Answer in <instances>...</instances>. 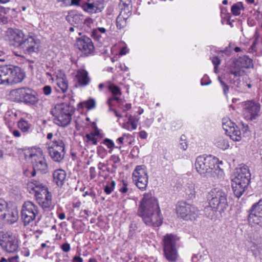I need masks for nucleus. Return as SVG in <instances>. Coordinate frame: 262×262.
<instances>
[{"instance_id":"obj_1","label":"nucleus","mask_w":262,"mask_h":262,"mask_svg":"<svg viewBox=\"0 0 262 262\" xmlns=\"http://www.w3.org/2000/svg\"><path fill=\"white\" fill-rule=\"evenodd\" d=\"M137 213L147 226L159 227L162 224V217L158 200L151 192L144 194Z\"/></svg>"},{"instance_id":"obj_2","label":"nucleus","mask_w":262,"mask_h":262,"mask_svg":"<svg viewBox=\"0 0 262 262\" xmlns=\"http://www.w3.org/2000/svg\"><path fill=\"white\" fill-rule=\"evenodd\" d=\"M220 164H222V161L219 162L217 158L212 155H202L196 158L195 166L197 172L203 177L221 178L224 175V171L220 168Z\"/></svg>"},{"instance_id":"obj_3","label":"nucleus","mask_w":262,"mask_h":262,"mask_svg":"<svg viewBox=\"0 0 262 262\" xmlns=\"http://www.w3.org/2000/svg\"><path fill=\"white\" fill-rule=\"evenodd\" d=\"M209 205L205 208V215L212 219L217 212L221 214L228 207L226 193L218 188L212 189L209 192Z\"/></svg>"},{"instance_id":"obj_4","label":"nucleus","mask_w":262,"mask_h":262,"mask_svg":"<svg viewBox=\"0 0 262 262\" xmlns=\"http://www.w3.org/2000/svg\"><path fill=\"white\" fill-rule=\"evenodd\" d=\"M26 73L18 66L12 64L0 66V84L12 85L23 81Z\"/></svg>"},{"instance_id":"obj_5","label":"nucleus","mask_w":262,"mask_h":262,"mask_svg":"<svg viewBox=\"0 0 262 262\" xmlns=\"http://www.w3.org/2000/svg\"><path fill=\"white\" fill-rule=\"evenodd\" d=\"M75 111L74 107L70 103H61L56 104L51 110V114L54 117V122L57 125L66 127L70 124Z\"/></svg>"},{"instance_id":"obj_6","label":"nucleus","mask_w":262,"mask_h":262,"mask_svg":"<svg viewBox=\"0 0 262 262\" xmlns=\"http://www.w3.org/2000/svg\"><path fill=\"white\" fill-rule=\"evenodd\" d=\"M10 95L14 101L23 102L28 105H34L39 100L37 92L27 86L12 90Z\"/></svg>"},{"instance_id":"obj_7","label":"nucleus","mask_w":262,"mask_h":262,"mask_svg":"<svg viewBox=\"0 0 262 262\" xmlns=\"http://www.w3.org/2000/svg\"><path fill=\"white\" fill-rule=\"evenodd\" d=\"M177 214L186 221H194L198 217L199 210L185 201H180L176 207Z\"/></svg>"},{"instance_id":"obj_8","label":"nucleus","mask_w":262,"mask_h":262,"mask_svg":"<svg viewBox=\"0 0 262 262\" xmlns=\"http://www.w3.org/2000/svg\"><path fill=\"white\" fill-rule=\"evenodd\" d=\"M164 255L166 259L170 262H174L177 260L178 254L176 247V240L172 234H167L163 238Z\"/></svg>"},{"instance_id":"obj_9","label":"nucleus","mask_w":262,"mask_h":262,"mask_svg":"<svg viewBox=\"0 0 262 262\" xmlns=\"http://www.w3.org/2000/svg\"><path fill=\"white\" fill-rule=\"evenodd\" d=\"M38 213L39 210L37 205L31 201L25 202L21 210V220L24 226L28 225L35 220Z\"/></svg>"},{"instance_id":"obj_10","label":"nucleus","mask_w":262,"mask_h":262,"mask_svg":"<svg viewBox=\"0 0 262 262\" xmlns=\"http://www.w3.org/2000/svg\"><path fill=\"white\" fill-rule=\"evenodd\" d=\"M133 180L137 187L141 191H144L148 184V175L145 165H137L133 172Z\"/></svg>"},{"instance_id":"obj_11","label":"nucleus","mask_w":262,"mask_h":262,"mask_svg":"<svg viewBox=\"0 0 262 262\" xmlns=\"http://www.w3.org/2000/svg\"><path fill=\"white\" fill-rule=\"evenodd\" d=\"M18 218L17 211L9 208L7 202L0 199V221L12 224L17 221Z\"/></svg>"},{"instance_id":"obj_12","label":"nucleus","mask_w":262,"mask_h":262,"mask_svg":"<svg viewBox=\"0 0 262 262\" xmlns=\"http://www.w3.org/2000/svg\"><path fill=\"white\" fill-rule=\"evenodd\" d=\"M75 46L83 56L88 57L94 54L95 47L92 39L85 35L76 39Z\"/></svg>"},{"instance_id":"obj_13","label":"nucleus","mask_w":262,"mask_h":262,"mask_svg":"<svg viewBox=\"0 0 262 262\" xmlns=\"http://www.w3.org/2000/svg\"><path fill=\"white\" fill-rule=\"evenodd\" d=\"M248 221L251 225L262 224V199L254 204L249 210Z\"/></svg>"},{"instance_id":"obj_14","label":"nucleus","mask_w":262,"mask_h":262,"mask_svg":"<svg viewBox=\"0 0 262 262\" xmlns=\"http://www.w3.org/2000/svg\"><path fill=\"white\" fill-rule=\"evenodd\" d=\"M25 35L22 31L11 28H8L5 33V40L9 42L11 46L19 48L21 45Z\"/></svg>"},{"instance_id":"obj_15","label":"nucleus","mask_w":262,"mask_h":262,"mask_svg":"<svg viewBox=\"0 0 262 262\" xmlns=\"http://www.w3.org/2000/svg\"><path fill=\"white\" fill-rule=\"evenodd\" d=\"M39 42V40L37 38L36 36L34 34H30L28 38H25L24 37L23 38V41L19 48L23 49L25 54L31 55L33 53L37 52L38 45Z\"/></svg>"},{"instance_id":"obj_16","label":"nucleus","mask_w":262,"mask_h":262,"mask_svg":"<svg viewBox=\"0 0 262 262\" xmlns=\"http://www.w3.org/2000/svg\"><path fill=\"white\" fill-rule=\"evenodd\" d=\"M260 109L259 103L254 101H247L244 104V114L248 119L252 120L258 116Z\"/></svg>"},{"instance_id":"obj_17","label":"nucleus","mask_w":262,"mask_h":262,"mask_svg":"<svg viewBox=\"0 0 262 262\" xmlns=\"http://www.w3.org/2000/svg\"><path fill=\"white\" fill-rule=\"evenodd\" d=\"M1 246L7 252L13 253L16 252L18 248V242L14 236L6 233L3 237Z\"/></svg>"},{"instance_id":"obj_18","label":"nucleus","mask_w":262,"mask_h":262,"mask_svg":"<svg viewBox=\"0 0 262 262\" xmlns=\"http://www.w3.org/2000/svg\"><path fill=\"white\" fill-rule=\"evenodd\" d=\"M106 1L107 0H86L83 6V10L90 14L101 12Z\"/></svg>"},{"instance_id":"obj_19","label":"nucleus","mask_w":262,"mask_h":262,"mask_svg":"<svg viewBox=\"0 0 262 262\" xmlns=\"http://www.w3.org/2000/svg\"><path fill=\"white\" fill-rule=\"evenodd\" d=\"M251 174L247 168H241L236 172V175L232 180V184L248 186L250 181Z\"/></svg>"},{"instance_id":"obj_20","label":"nucleus","mask_w":262,"mask_h":262,"mask_svg":"<svg viewBox=\"0 0 262 262\" xmlns=\"http://www.w3.org/2000/svg\"><path fill=\"white\" fill-rule=\"evenodd\" d=\"M30 157L34 170H37L42 173H46L48 172V164L43 157L36 154H32Z\"/></svg>"},{"instance_id":"obj_21","label":"nucleus","mask_w":262,"mask_h":262,"mask_svg":"<svg viewBox=\"0 0 262 262\" xmlns=\"http://www.w3.org/2000/svg\"><path fill=\"white\" fill-rule=\"evenodd\" d=\"M36 200L45 211H49L52 209V195L47 190L46 192L35 196Z\"/></svg>"},{"instance_id":"obj_22","label":"nucleus","mask_w":262,"mask_h":262,"mask_svg":"<svg viewBox=\"0 0 262 262\" xmlns=\"http://www.w3.org/2000/svg\"><path fill=\"white\" fill-rule=\"evenodd\" d=\"M29 187H32V190L34 191L35 196H36V195L41 194V193L43 192H46L48 190V187L44 184L43 180L42 179H31L29 183Z\"/></svg>"},{"instance_id":"obj_23","label":"nucleus","mask_w":262,"mask_h":262,"mask_svg":"<svg viewBox=\"0 0 262 262\" xmlns=\"http://www.w3.org/2000/svg\"><path fill=\"white\" fill-rule=\"evenodd\" d=\"M107 89L113 95L112 97L107 100V104L112 105L114 101H117L118 104L121 103L122 100L119 97V96H121L122 94L120 88L114 84H111L107 86Z\"/></svg>"},{"instance_id":"obj_24","label":"nucleus","mask_w":262,"mask_h":262,"mask_svg":"<svg viewBox=\"0 0 262 262\" xmlns=\"http://www.w3.org/2000/svg\"><path fill=\"white\" fill-rule=\"evenodd\" d=\"M234 64L236 69H249L253 66V61L248 56L244 55L235 59Z\"/></svg>"},{"instance_id":"obj_25","label":"nucleus","mask_w":262,"mask_h":262,"mask_svg":"<svg viewBox=\"0 0 262 262\" xmlns=\"http://www.w3.org/2000/svg\"><path fill=\"white\" fill-rule=\"evenodd\" d=\"M76 78L79 85L81 86H85L91 82V78L88 75V72L83 69L77 71Z\"/></svg>"},{"instance_id":"obj_26","label":"nucleus","mask_w":262,"mask_h":262,"mask_svg":"<svg viewBox=\"0 0 262 262\" xmlns=\"http://www.w3.org/2000/svg\"><path fill=\"white\" fill-rule=\"evenodd\" d=\"M119 8L120 12L118 16H130L132 14V1L131 0H120Z\"/></svg>"},{"instance_id":"obj_27","label":"nucleus","mask_w":262,"mask_h":262,"mask_svg":"<svg viewBox=\"0 0 262 262\" xmlns=\"http://www.w3.org/2000/svg\"><path fill=\"white\" fill-rule=\"evenodd\" d=\"M67 176L66 172L61 169H56L53 173V182L59 187H61L64 183Z\"/></svg>"},{"instance_id":"obj_28","label":"nucleus","mask_w":262,"mask_h":262,"mask_svg":"<svg viewBox=\"0 0 262 262\" xmlns=\"http://www.w3.org/2000/svg\"><path fill=\"white\" fill-rule=\"evenodd\" d=\"M48 150H65V144L60 139H54L47 143Z\"/></svg>"},{"instance_id":"obj_29","label":"nucleus","mask_w":262,"mask_h":262,"mask_svg":"<svg viewBox=\"0 0 262 262\" xmlns=\"http://www.w3.org/2000/svg\"><path fill=\"white\" fill-rule=\"evenodd\" d=\"M48 153L51 158L56 162L60 163L62 162L64 159L66 154L65 150H48Z\"/></svg>"},{"instance_id":"obj_30","label":"nucleus","mask_w":262,"mask_h":262,"mask_svg":"<svg viewBox=\"0 0 262 262\" xmlns=\"http://www.w3.org/2000/svg\"><path fill=\"white\" fill-rule=\"evenodd\" d=\"M226 134L233 141H239L241 140V131L236 125L234 127L229 129Z\"/></svg>"},{"instance_id":"obj_31","label":"nucleus","mask_w":262,"mask_h":262,"mask_svg":"<svg viewBox=\"0 0 262 262\" xmlns=\"http://www.w3.org/2000/svg\"><path fill=\"white\" fill-rule=\"evenodd\" d=\"M232 187L234 195H235L236 197L239 198L242 195L243 193L247 188L248 186H244V185H239L232 184Z\"/></svg>"},{"instance_id":"obj_32","label":"nucleus","mask_w":262,"mask_h":262,"mask_svg":"<svg viewBox=\"0 0 262 262\" xmlns=\"http://www.w3.org/2000/svg\"><path fill=\"white\" fill-rule=\"evenodd\" d=\"M244 10V5L243 3L241 2H238L234 4L231 8L232 13L233 15L235 16L239 15L241 14V11Z\"/></svg>"},{"instance_id":"obj_33","label":"nucleus","mask_w":262,"mask_h":262,"mask_svg":"<svg viewBox=\"0 0 262 262\" xmlns=\"http://www.w3.org/2000/svg\"><path fill=\"white\" fill-rule=\"evenodd\" d=\"M57 85L62 93L67 92L68 88V82L66 78L57 77Z\"/></svg>"},{"instance_id":"obj_34","label":"nucleus","mask_w":262,"mask_h":262,"mask_svg":"<svg viewBox=\"0 0 262 262\" xmlns=\"http://www.w3.org/2000/svg\"><path fill=\"white\" fill-rule=\"evenodd\" d=\"M215 144L219 148L225 150L229 147L228 141L222 137H219L215 140Z\"/></svg>"},{"instance_id":"obj_35","label":"nucleus","mask_w":262,"mask_h":262,"mask_svg":"<svg viewBox=\"0 0 262 262\" xmlns=\"http://www.w3.org/2000/svg\"><path fill=\"white\" fill-rule=\"evenodd\" d=\"M66 19L74 27H83V20L80 17H66Z\"/></svg>"},{"instance_id":"obj_36","label":"nucleus","mask_w":262,"mask_h":262,"mask_svg":"<svg viewBox=\"0 0 262 262\" xmlns=\"http://www.w3.org/2000/svg\"><path fill=\"white\" fill-rule=\"evenodd\" d=\"M250 251H251L255 257L262 254V245L260 243H253L250 246Z\"/></svg>"},{"instance_id":"obj_37","label":"nucleus","mask_w":262,"mask_h":262,"mask_svg":"<svg viewBox=\"0 0 262 262\" xmlns=\"http://www.w3.org/2000/svg\"><path fill=\"white\" fill-rule=\"evenodd\" d=\"M17 125L19 128L24 133L28 132L31 127V124L24 119H21L18 122Z\"/></svg>"},{"instance_id":"obj_38","label":"nucleus","mask_w":262,"mask_h":262,"mask_svg":"<svg viewBox=\"0 0 262 262\" xmlns=\"http://www.w3.org/2000/svg\"><path fill=\"white\" fill-rule=\"evenodd\" d=\"M223 128L226 132V134L228 132V129L230 128H232V127H234L235 126V124L232 122L231 120L228 118H224L223 119Z\"/></svg>"},{"instance_id":"obj_39","label":"nucleus","mask_w":262,"mask_h":262,"mask_svg":"<svg viewBox=\"0 0 262 262\" xmlns=\"http://www.w3.org/2000/svg\"><path fill=\"white\" fill-rule=\"evenodd\" d=\"M101 143L105 145L107 147L110 149L109 152L111 153V151L113 150V149L116 147L117 148H119L120 150L121 149V147L119 146H115V144L113 142V141L111 139H108V138H105L103 141L101 142Z\"/></svg>"},{"instance_id":"obj_40","label":"nucleus","mask_w":262,"mask_h":262,"mask_svg":"<svg viewBox=\"0 0 262 262\" xmlns=\"http://www.w3.org/2000/svg\"><path fill=\"white\" fill-rule=\"evenodd\" d=\"M139 119L140 118L138 116L129 115L128 118V121L132 126V128H134L135 129L137 128Z\"/></svg>"},{"instance_id":"obj_41","label":"nucleus","mask_w":262,"mask_h":262,"mask_svg":"<svg viewBox=\"0 0 262 262\" xmlns=\"http://www.w3.org/2000/svg\"><path fill=\"white\" fill-rule=\"evenodd\" d=\"M116 185L115 181H112L110 183L107 182L104 188V191L107 194H111L114 190Z\"/></svg>"},{"instance_id":"obj_42","label":"nucleus","mask_w":262,"mask_h":262,"mask_svg":"<svg viewBox=\"0 0 262 262\" xmlns=\"http://www.w3.org/2000/svg\"><path fill=\"white\" fill-rule=\"evenodd\" d=\"M186 193L188 195L189 199H192L195 197V191L193 184H190L186 189Z\"/></svg>"},{"instance_id":"obj_43","label":"nucleus","mask_w":262,"mask_h":262,"mask_svg":"<svg viewBox=\"0 0 262 262\" xmlns=\"http://www.w3.org/2000/svg\"><path fill=\"white\" fill-rule=\"evenodd\" d=\"M127 18L116 17V26L117 28L121 29L126 26Z\"/></svg>"},{"instance_id":"obj_44","label":"nucleus","mask_w":262,"mask_h":262,"mask_svg":"<svg viewBox=\"0 0 262 262\" xmlns=\"http://www.w3.org/2000/svg\"><path fill=\"white\" fill-rule=\"evenodd\" d=\"M83 104L89 110L93 109L96 107V102L93 99H90L88 101L83 102Z\"/></svg>"},{"instance_id":"obj_45","label":"nucleus","mask_w":262,"mask_h":262,"mask_svg":"<svg viewBox=\"0 0 262 262\" xmlns=\"http://www.w3.org/2000/svg\"><path fill=\"white\" fill-rule=\"evenodd\" d=\"M122 183L119 184V191L122 194H126L129 189L128 188V182L125 180L121 181Z\"/></svg>"},{"instance_id":"obj_46","label":"nucleus","mask_w":262,"mask_h":262,"mask_svg":"<svg viewBox=\"0 0 262 262\" xmlns=\"http://www.w3.org/2000/svg\"><path fill=\"white\" fill-rule=\"evenodd\" d=\"M218 80L220 82L224 94L227 95L229 90V87L227 84L224 82L220 77H218Z\"/></svg>"},{"instance_id":"obj_47","label":"nucleus","mask_w":262,"mask_h":262,"mask_svg":"<svg viewBox=\"0 0 262 262\" xmlns=\"http://www.w3.org/2000/svg\"><path fill=\"white\" fill-rule=\"evenodd\" d=\"M97 154L101 158H104L107 155L106 150L102 146L97 147Z\"/></svg>"},{"instance_id":"obj_48","label":"nucleus","mask_w":262,"mask_h":262,"mask_svg":"<svg viewBox=\"0 0 262 262\" xmlns=\"http://www.w3.org/2000/svg\"><path fill=\"white\" fill-rule=\"evenodd\" d=\"M95 136L92 135L91 133L86 134L85 135V138H86L87 142H92V144L93 145H97L98 142V140L95 137Z\"/></svg>"},{"instance_id":"obj_49","label":"nucleus","mask_w":262,"mask_h":262,"mask_svg":"<svg viewBox=\"0 0 262 262\" xmlns=\"http://www.w3.org/2000/svg\"><path fill=\"white\" fill-rule=\"evenodd\" d=\"M92 37L95 40L99 42L101 41L102 36L100 33L98 31L95 30L94 29L92 32Z\"/></svg>"},{"instance_id":"obj_50","label":"nucleus","mask_w":262,"mask_h":262,"mask_svg":"<svg viewBox=\"0 0 262 262\" xmlns=\"http://www.w3.org/2000/svg\"><path fill=\"white\" fill-rule=\"evenodd\" d=\"M211 82V80L207 75H205L201 80V84L202 85H207L210 84Z\"/></svg>"},{"instance_id":"obj_51","label":"nucleus","mask_w":262,"mask_h":262,"mask_svg":"<svg viewBox=\"0 0 262 262\" xmlns=\"http://www.w3.org/2000/svg\"><path fill=\"white\" fill-rule=\"evenodd\" d=\"M234 20H231V17H222L221 22L222 24L229 25L231 27L233 26L232 23L234 22Z\"/></svg>"},{"instance_id":"obj_52","label":"nucleus","mask_w":262,"mask_h":262,"mask_svg":"<svg viewBox=\"0 0 262 262\" xmlns=\"http://www.w3.org/2000/svg\"><path fill=\"white\" fill-rule=\"evenodd\" d=\"M212 62L214 66V71L216 72L217 67L221 63V60L217 56H215L212 58Z\"/></svg>"},{"instance_id":"obj_53","label":"nucleus","mask_w":262,"mask_h":262,"mask_svg":"<svg viewBox=\"0 0 262 262\" xmlns=\"http://www.w3.org/2000/svg\"><path fill=\"white\" fill-rule=\"evenodd\" d=\"M110 161L112 162L113 163H114V164H120L121 162V159L120 157L116 155H113L111 156L110 159Z\"/></svg>"},{"instance_id":"obj_54","label":"nucleus","mask_w":262,"mask_h":262,"mask_svg":"<svg viewBox=\"0 0 262 262\" xmlns=\"http://www.w3.org/2000/svg\"><path fill=\"white\" fill-rule=\"evenodd\" d=\"M86 2L81 0H71V4L72 5L81 6L83 9V5H85Z\"/></svg>"},{"instance_id":"obj_55","label":"nucleus","mask_w":262,"mask_h":262,"mask_svg":"<svg viewBox=\"0 0 262 262\" xmlns=\"http://www.w3.org/2000/svg\"><path fill=\"white\" fill-rule=\"evenodd\" d=\"M61 249L63 251L68 252L71 249L70 245L68 243H64L61 246Z\"/></svg>"},{"instance_id":"obj_56","label":"nucleus","mask_w":262,"mask_h":262,"mask_svg":"<svg viewBox=\"0 0 262 262\" xmlns=\"http://www.w3.org/2000/svg\"><path fill=\"white\" fill-rule=\"evenodd\" d=\"M43 92L45 95H49L51 94L52 91L51 87L50 85H46L45 86L43 89Z\"/></svg>"},{"instance_id":"obj_57","label":"nucleus","mask_w":262,"mask_h":262,"mask_svg":"<svg viewBox=\"0 0 262 262\" xmlns=\"http://www.w3.org/2000/svg\"><path fill=\"white\" fill-rule=\"evenodd\" d=\"M230 72L231 74L236 77L240 76L241 75L240 69H238L236 68L235 70L231 69H230Z\"/></svg>"},{"instance_id":"obj_58","label":"nucleus","mask_w":262,"mask_h":262,"mask_svg":"<svg viewBox=\"0 0 262 262\" xmlns=\"http://www.w3.org/2000/svg\"><path fill=\"white\" fill-rule=\"evenodd\" d=\"M93 125L94 127V132H91L92 135H94L95 136H99L100 135V131L97 126H96V124L95 123H93Z\"/></svg>"},{"instance_id":"obj_59","label":"nucleus","mask_w":262,"mask_h":262,"mask_svg":"<svg viewBox=\"0 0 262 262\" xmlns=\"http://www.w3.org/2000/svg\"><path fill=\"white\" fill-rule=\"evenodd\" d=\"M92 24H93V20L90 17H88L85 19L83 20V27L84 25H86V26L90 27Z\"/></svg>"},{"instance_id":"obj_60","label":"nucleus","mask_w":262,"mask_h":262,"mask_svg":"<svg viewBox=\"0 0 262 262\" xmlns=\"http://www.w3.org/2000/svg\"><path fill=\"white\" fill-rule=\"evenodd\" d=\"M122 127L129 131L135 130L134 128H132V126L131 125L130 123H129L128 121H127L126 123H123Z\"/></svg>"},{"instance_id":"obj_61","label":"nucleus","mask_w":262,"mask_h":262,"mask_svg":"<svg viewBox=\"0 0 262 262\" xmlns=\"http://www.w3.org/2000/svg\"><path fill=\"white\" fill-rule=\"evenodd\" d=\"M122 103V102H121ZM122 105V103L119 104V107L122 109V111L123 112H126L131 108V104L130 103H126L125 106L123 107H121V105Z\"/></svg>"},{"instance_id":"obj_62","label":"nucleus","mask_w":262,"mask_h":262,"mask_svg":"<svg viewBox=\"0 0 262 262\" xmlns=\"http://www.w3.org/2000/svg\"><path fill=\"white\" fill-rule=\"evenodd\" d=\"M113 105V104H112V105H108V106L110 107L109 111L113 112L114 113L115 116L116 117H118L119 118H122V116L121 114H119L115 109H114L112 108Z\"/></svg>"},{"instance_id":"obj_63","label":"nucleus","mask_w":262,"mask_h":262,"mask_svg":"<svg viewBox=\"0 0 262 262\" xmlns=\"http://www.w3.org/2000/svg\"><path fill=\"white\" fill-rule=\"evenodd\" d=\"M90 177L92 179H93L96 177L95 168L94 167H91L90 168Z\"/></svg>"},{"instance_id":"obj_64","label":"nucleus","mask_w":262,"mask_h":262,"mask_svg":"<svg viewBox=\"0 0 262 262\" xmlns=\"http://www.w3.org/2000/svg\"><path fill=\"white\" fill-rule=\"evenodd\" d=\"M73 262H83V258L79 256H75L72 260Z\"/></svg>"}]
</instances>
